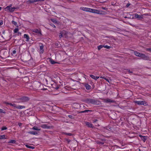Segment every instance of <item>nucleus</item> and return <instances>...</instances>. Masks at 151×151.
Here are the masks:
<instances>
[{"label": "nucleus", "mask_w": 151, "mask_h": 151, "mask_svg": "<svg viewBox=\"0 0 151 151\" xmlns=\"http://www.w3.org/2000/svg\"><path fill=\"white\" fill-rule=\"evenodd\" d=\"M100 78H101L104 79H106V78L104 76H101Z\"/></svg>", "instance_id": "46"}, {"label": "nucleus", "mask_w": 151, "mask_h": 151, "mask_svg": "<svg viewBox=\"0 0 151 151\" xmlns=\"http://www.w3.org/2000/svg\"><path fill=\"white\" fill-rule=\"evenodd\" d=\"M12 23L14 25H15L16 26L17 24V23L14 21H12Z\"/></svg>", "instance_id": "33"}, {"label": "nucleus", "mask_w": 151, "mask_h": 151, "mask_svg": "<svg viewBox=\"0 0 151 151\" xmlns=\"http://www.w3.org/2000/svg\"><path fill=\"white\" fill-rule=\"evenodd\" d=\"M50 63L52 64H54L57 63L54 61L53 60L51 59L50 60Z\"/></svg>", "instance_id": "28"}, {"label": "nucleus", "mask_w": 151, "mask_h": 151, "mask_svg": "<svg viewBox=\"0 0 151 151\" xmlns=\"http://www.w3.org/2000/svg\"><path fill=\"white\" fill-rule=\"evenodd\" d=\"M12 4H10V5H9V6H9V7H12Z\"/></svg>", "instance_id": "49"}, {"label": "nucleus", "mask_w": 151, "mask_h": 151, "mask_svg": "<svg viewBox=\"0 0 151 151\" xmlns=\"http://www.w3.org/2000/svg\"><path fill=\"white\" fill-rule=\"evenodd\" d=\"M105 80L107 81L108 82L110 83V81L111 80L110 79H109L108 78H106V79H105Z\"/></svg>", "instance_id": "38"}, {"label": "nucleus", "mask_w": 151, "mask_h": 151, "mask_svg": "<svg viewBox=\"0 0 151 151\" xmlns=\"http://www.w3.org/2000/svg\"><path fill=\"white\" fill-rule=\"evenodd\" d=\"M64 134L65 135H68L69 136H71L72 135V134L71 133H64Z\"/></svg>", "instance_id": "37"}, {"label": "nucleus", "mask_w": 151, "mask_h": 151, "mask_svg": "<svg viewBox=\"0 0 151 151\" xmlns=\"http://www.w3.org/2000/svg\"><path fill=\"white\" fill-rule=\"evenodd\" d=\"M85 86L86 88L88 90H89L91 88V86L88 84H86Z\"/></svg>", "instance_id": "21"}, {"label": "nucleus", "mask_w": 151, "mask_h": 151, "mask_svg": "<svg viewBox=\"0 0 151 151\" xmlns=\"http://www.w3.org/2000/svg\"><path fill=\"white\" fill-rule=\"evenodd\" d=\"M141 58L145 60H148L150 59L149 57L145 55V54H143L142 55Z\"/></svg>", "instance_id": "11"}, {"label": "nucleus", "mask_w": 151, "mask_h": 151, "mask_svg": "<svg viewBox=\"0 0 151 151\" xmlns=\"http://www.w3.org/2000/svg\"><path fill=\"white\" fill-rule=\"evenodd\" d=\"M66 32L64 30H63L61 31L59 36V37L61 38V37H63L66 34Z\"/></svg>", "instance_id": "9"}, {"label": "nucleus", "mask_w": 151, "mask_h": 151, "mask_svg": "<svg viewBox=\"0 0 151 151\" xmlns=\"http://www.w3.org/2000/svg\"><path fill=\"white\" fill-rule=\"evenodd\" d=\"M80 9L83 11L91 12V9L83 7H80Z\"/></svg>", "instance_id": "8"}, {"label": "nucleus", "mask_w": 151, "mask_h": 151, "mask_svg": "<svg viewBox=\"0 0 151 151\" xmlns=\"http://www.w3.org/2000/svg\"><path fill=\"white\" fill-rule=\"evenodd\" d=\"M19 30V29L17 28H15L14 30V32L15 33H16L18 32V31Z\"/></svg>", "instance_id": "35"}, {"label": "nucleus", "mask_w": 151, "mask_h": 151, "mask_svg": "<svg viewBox=\"0 0 151 151\" xmlns=\"http://www.w3.org/2000/svg\"><path fill=\"white\" fill-rule=\"evenodd\" d=\"M103 47L107 49H110L111 47L108 46L107 45H103Z\"/></svg>", "instance_id": "30"}, {"label": "nucleus", "mask_w": 151, "mask_h": 151, "mask_svg": "<svg viewBox=\"0 0 151 151\" xmlns=\"http://www.w3.org/2000/svg\"><path fill=\"white\" fill-rule=\"evenodd\" d=\"M129 5H130L129 4H127V7H128V6Z\"/></svg>", "instance_id": "52"}, {"label": "nucleus", "mask_w": 151, "mask_h": 151, "mask_svg": "<svg viewBox=\"0 0 151 151\" xmlns=\"http://www.w3.org/2000/svg\"><path fill=\"white\" fill-rule=\"evenodd\" d=\"M85 123L86 125L88 126V127L92 128H93V124L90 122H85Z\"/></svg>", "instance_id": "12"}, {"label": "nucleus", "mask_w": 151, "mask_h": 151, "mask_svg": "<svg viewBox=\"0 0 151 151\" xmlns=\"http://www.w3.org/2000/svg\"><path fill=\"white\" fill-rule=\"evenodd\" d=\"M26 146L28 148L33 149L35 148V147L33 146H29L28 145H26Z\"/></svg>", "instance_id": "26"}, {"label": "nucleus", "mask_w": 151, "mask_h": 151, "mask_svg": "<svg viewBox=\"0 0 151 151\" xmlns=\"http://www.w3.org/2000/svg\"><path fill=\"white\" fill-rule=\"evenodd\" d=\"M97 119H95L93 121V122L94 123H95V122H97Z\"/></svg>", "instance_id": "48"}, {"label": "nucleus", "mask_w": 151, "mask_h": 151, "mask_svg": "<svg viewBox=\"0 0 151 151\" xmlns=\"http://www.w3.org/2000/svg\"><path fill=\"white\" fill-rule=\"evenodd\" d=\"M2 9V7H0V10H1Z\"/></svg>", "instance_id": "53"}, {"label": "nucleus", "mask_w": 151, "mask_h": 151, "mask_svg": "<svg viewBox=\"0 0 151 151\" xmlns=\"http://www.w3.org/2000/svg\"><path fill=\"white\" fill-rule=\"evenodd\" d=\"M59 86H57L55 88L56 89H58L59 88Z\"/></svg>", "instance_id": "50"}, {"label": "nucleus", "mask_w": 151, "mask_h": 151, "mask_svg": "<svg viewBox=\"0 0 151 151\" xmlns=\"http://www.w3.org/2000/svg\"><path fill=\"white\" fill-rule=\"evenodd\" d=\"M134 17L137 18L139 19H143V16L142 15H139L137 14H134Z\"/></svg>", "instance_id": "13"}, {"label": "nucleus", "mask_w": 151, "mask_h": 151, "mask_svg": "<svg viewBox=\"0 0 151 151\" xmlns=\"http://www.w3.org/2000/svg\"><path fill=\"white\" fill-rule=\"evenodd\" d=\"M32 32L38 34L39 35H41V31L40 30L37 29H33L32 30Z\"/></svg>", "instance_id": "10"}, {"label": "nucleus", "mask_w": 151, "mask_h": 151, "mask_svg": "<svg viewBox=\"0 0 151 151\" xmlns=\"http://www.w3.org/2000/svg\"><path fill=\"white\" fill-rule=\"evenodd\" d=\"M43 46L42 44L40 46V52L41 53H42L44 52Z\"/></svg>", "instance_id": "15"}, {"label": "nucleus", "mask_w": 151, "mask_h": 151, "mask_svg": "<svg viewBox=\"0 0 151 151\" xmlns=\"http://www.w3.org/2000/svg\"><path fill=\"white\" fill-rule=\"evenodd\" d=\"M7 129V128L5 127H3L1 129V130H6Z\"/></svg>", "instance_id": "39"}, {"label": "nucleus", "mask_w": 151, "mask_h": 151, "mask_svg": "<svg viewBox=\"0 0 151 151\" xmlns=\"http://www.w3.org/2000/svg\"><path fill=\"white\" fill-rule=\"evenodd\" d=\"M16 53V51L15 50H14L12 52V55L15 54Z\"/></svg>", "instance_id": "44"}, {"label": "nucleus", "mask_w": 151, "mask_h": 151, "mask_svg": "<svg viewBox=\"0 0 151 151\" xmlns=\"http://www.w3.org/2000/svg\"><path fill=\"white\" fill-rule=\"evenodd\" d=\"M139 137H141V138L142 140L144 142H145L147 139V137L145 136H142L141 135H140Z\"/></svg>", "instance_id": "19"}, {"label": "nucleus", "mask_w": 151, "mask_h": 151, "mask_svg": "<svg viewBox=\"0 0 151 151\" xmlns=\"http://www.w3.org/2000/svg\"><path fill=\"white\" fill-rule=\"evenodd\" d=\"M19 126H21L22 125V123H19Z\"/></svg>", "instance_id": "51"}, {"label": "nucleus", "mask_w": 151, "mask_h": 151, "mask_svg": "<svg viewBox=\"0 0 151 151\" xmlns=\"http://www.w3.org/2000/svg\"><path fill=\"white\" fill-rule=\"evenodd\" d=\"M143 54H142V53H139V56H138V57H140L141 58V57L142 56V55Z\"/></svg>", "instance_id": "42"}, {"label": "nucleus", "mask_w": 151, "mask_h": 151, "mask_svg": "<svg viewBox=\"0 0 151 151\" xmlns=\"http://www.w3.org/2000/svg\"><path fill=\"white\" fill-rule=\"evenodd\" d=\"M146 50L147 51L151 52V48H146Z\"/></svg>", "instance_id": "34"}, {"label": "nucleus", "mask_w": 151, "mask_h": 151, "mask_svg": "<svg viewBox=\"0 0 151 151\" xmlns=\"http://www.w3.org/2000/svg\"><path fill=\"white\" fill-rule=\"evenodd\" d=\"M102 11H100L97 9H91V12L98 14H102Z\"/></svg>", "instance_id": "5"}, {"label": "nucleus", "mask_w": 151, "mask_h": 151, "mask_svg": "<svg viewBox=\"0 0 151 151\" xmlns=\"http://www.w3.org/2000/svg\"><path fill=\"white\" fill-rule=\"evenodd\" d=\"M16 9V8L15 7H10L9 6H6L5 8V11H8L11 12H14Z\"/></svg>", "instance_id": "3"}, {"label": "nucleus", "mask_w": 151, "mask_h": 151, "mask_svg": "<svg viewBox=\"0 0 151 151\" xmlns=\"http://www.w3.org/2000/svg\"><path fill=\"white\" fill-rule=\"evenodd\" d=\"M24 38H26V41L27 42H28L29 40V38L28 35L25 34L24 35Z\"/></svg>", "instance_id": "16"}, {"label": "nucleus", "mask_w": 151, "mask_h": 151, "mask_svg": "<svg viewBox=\"0 0 151 151\" xmlns=\"http://www.w3.org/2000/svg\"><path fill=\"white\" fill-rule=\"evenodd\" d=\"M25 108V106H24L19 105L17 106V107H16V108L18 109H22L24 108Z\"/></svg>", "instance_id": "24"}, {"label": "nucleus", "mask_w": 151, "mask_h": 151, "mask_svg": "<svg viewBox=\"0 0 151 151\" xmlns=\"http://www.w3.org/2000/svg\"><path fill=\"white\" fill-rule=\"evenodd\" d=\"M5 112L3 110V109H0V113H5Z\"/></svg>", "instance_id": "32"}, {"label": "nucleus", "mask_w": 151, "mask_h": 151, "mask_svg": "<svg viewBox=\"0 0 151 151\" xmlns=\"http://www.w3.org/2000/svg\"><path fill=\"white\" fill-rule=\"evenodd\" d=\"M68 116L70 118L72 119H73V116H71V115H68Z\"/></svg>", "instance_id": "41"}, {"label": "nucleus", "mask_w": 151, "mask_h": 151, "mask_svg": "<svg viewBox=\"0 0 151 151\" xmlns=\"http://www.w3.org/2000/svg\"><path fill=\"white\" fill-rule=\"evenodd\" d=\"M32 129L37 131H40L41 129H40L39 127H38L36 126L32 128Z\"/></svg>", "instance_id": "23"}, {"label": "nucleus", "mask_w": 151, "mask_h": 151, "mask_svg": "<svg viewBox=\"0 0 151 151\" xmlns=\"http://www.w3.org/2000/svg\"><path fill=\"white\" fill-rule=\"evenodd\" d=\"M101 8L102 9L104 10H106L107 9L105 7H102Z\"/></svg>", "instance_id": "43"}, {"label": "nucleus", "mask_w": 151, "mask_h": 151, "mask_svg": "<svg viewBox=\"0 0 151 151\" xmlns=\"http://www.w3.org/2000/svg\"><path fill=\"white\" fill-rule=\"evenodd\" d=\"M73 106H76V108H78L79 107H82L83 106V107H85V105L83 104L81 105V106H80L79 104L78 103H76L73 104Z\"/></svg>", "instance_id": "14"}, {"label": "nucleus", "mask_w": 151, "mask_h": 151, "mask_svg": "<svg viewBox=\"0 0 151 151\" xmlns=\"http://www.w3.org/2000/svg\"><path fill=\"white\" fill-rule=\"evenodd\" d=\"M44 0H29L28 1L30 3H33L37 1H43Z\"/></svg>", "instance_id": "17"}, {"label": "nucleus", "mask_w": 151, "mask_h": 151, "mask_svg": "<svg viewBox=\"0 0 151 151\" xmlns=\"http://www.w3.org/2000/svg\"><path fill=\"white\" fill-rule=\"evenodd\" d=\"M90 77H91L92 79L96 80L99 78V77L95 76L93 75H90Z\"/></svg>", "instance_id": "18"}, {"label": "nucleus", "mask_w": 151, "mask_h": 151, "mask_svg": "<svg viewBox=\"0 0 151 151\" xmlns=\"http://www.w3.org/2000/svg\"><path fill=\"white\" fill-rule=\"evenodd\" d=\"M139 151H141L140 149H139Z\"/></svg>", "instance_id": "54"}, {"label": "nucleus", "mask_w": 151, "mask_h": 151, "mask_svg": "<svg viewBox=\"0 0 151 151\" xmlns=\"http://www.w3.org/2000/svg\"><path fill=\"white\" fill-rule=\"evenodd\" d=\"M101 144H104V143H101Z\"/></svg>", "instance_id": "56"}, {"label": "nucleus", "mask_w": 151, "mask_h": 151, "mask_svg": "<svg viewBox=\"0 0 151 151\" xmlns=\"http://www.w3.org/2000/svg\"><path fill=\"white\" fill-rule=\"evenodd\" d=\"M103 47V46L101 45H99L98 47V50H100L101 48H102Z\"/></svg>", "instance_id": "36"}, {"label": "nucleus", "mask_w": 151, "mask_h": 151, "mask_svg": "<svg viewBox=\"0 0 151 151\" xmlns=\"http://www.w3.org/2000/svg\"><path fill=\"white\" fill-rule=\"evenodd\" d=\"M83 101L88 104H91L95 105H99L100 103L99 101L91 99H86L83 100Z\"/></svg>", "instance_id": "1"}, {"label": "nucleus", "mask_w": 151, "mask_h": 151, "mask_svg": "<svg viewBox=\"0 0 151 151\" xmlns=\"http://www.w3.org/2000/svg\"><path fill=\"white\" fill-rule=\"evenodd\" d=\"M91 111V110H85L83 111H81L80 112L81 113H87V112H90V111Z\"/></svg>", "instance_id": "27"}, {"label": "nucleus", "mask_w": 151, "mask_h": 151, "mask_svg": "<svg viewBox=\"0 0 151 151\" xmlns=\"http://www.w3.org/2000/svg\"><path fill=\"white\" fill-rule=\"evenodd\" d=\"M3 24V21L2 20H0V26L1 25Z\"/></svg>", "instance_id": "40"}, {"label": "nucleus", "mask_w": 151, "mask_h": 151, "mask_svg": "<svg viewBox=\"0 0 151 151\" xmlns=\"http://www.w3.org/2000/svg\"><path fill=\"white\" fill-rule=\"evenodd\" d=\"M134 54L136 56H139V52H138L137 51H134Z\"/></svg>", "instance_id": "29"}, {"label": "nucleus", "mask_w": 151, "mask_h": 151, "mask_svg": "<svg viewBox=\"0 0 151 151\" xmlns=\"http://www.w3.org/2000/svg\"><path fill=\"white\" fill-rule=\"evenodd\" d=\"M29 97L26 96H23L20 99V100L22 102H27L29 101Z\"/></svg>", "instance_id": "6"}, {"label": "nucleus", "mask_w": 151, "mask_h": 151, "mask_svg": "<svg viewBox=\"0 0 151 151\" xmlns=\"http://www.w3.org/2000/svg\"><path fill=\"white\" fill-rule=\"evenodd\" d=\"M51 25L52 26V27L54 28L55 27V26L53 24H51Z\"/></svg>", "instance_id": "47"}, {"label": "nucleus", "mask_w": 151, "mask_h": 151, "mask_svg": "<svg viewBox=\"0 0 151 151\" xmlns=\"http://www.w3.org/2000/svg\"><path fill=\"white\" fill-rule=\"evenodd\" d=\"M103 101L104 103H115L116 102L115 101L112 100L111 99L109 98H107L106 99H103Z\"/></svg>", "instance_id": "4"}, {"label": "nucleus", "mask_w": 151, "mask_h": 151, "mask_svg": "<svg viewBox=\"0 0 151 151\" xmlns=\"http://www.w3.org/2000/svg\"><path fill=\"white\" fill-rule=\"evenodd\" d=\"M5 104H7L9 105L10 106H13L14 107H15L16 108V107H17V106L16 105L14 104H12L11 103H7V102L5 103Z\"/></svg>", "instance_id": "20"}, {"label": "nucleus", "mask_w": 151, "mask_h": 151, "mask_svg": "<svg viewBox=\"0 0 151 151\" xmlns=\"http://www.w3.org/2000/svg\"><path fill=\"white\" fill-rule=\"evenodd\" d=\"M41 127L44 129H53V126H52L47 125L46 124H42L41 126Z\"/></svg>", "instance_id": "7"}, {"label": "nucleus", "mask_w": 151, "mask_h": 151, "mask_svg": "<svg viewBox=\"0 0 151 151\" xmlns=\"http://www.w3.org/2000/svg\"><path fill=\"white\" fill-rule=\"evenodd\" d=\"M6 139V138L5 135H0V139Z\"/></svg>", "instance_id": "25"}, {"label": "nucleus", "mask_w": 151, "mask_h": 151, "mask_svg": "<svg viewBox=\"0 0 151 151\" xmlns=\"http://www.w3.org/2000/svg\"><path fill=\"white\" fill-rule=\"evenodd\" d=\"M28 133L32 134L37 135L38 134V132H36L30 131L28 132Z\"/></svg>", "instance_id": "22"}, {"label": "nucleus", "mask_w": 151, "mask_h": 151, "mask_svg": "<svg viewBox=\"0 0 151 151\" xmlns=\"http://www.w3.org/2000/svg\"><path fill=\"white\" fill-rule=\"evenodd\" d=\"M134 102L138 105H146L147 104L146 102L143 101H135Z\"/></svg>", "instance_id": "2"}, {"label": "nucleus", "mask_w": 151, "mask_h": 151, "mask_svg": "<svg viewBox=\"0 0 151 151\" xmlns=\"http://www.w3.org/2000/svg\"><path fill=\"white\" fill-rule=\"evenodd\" d=\"M124 18H127V17H124Z\"/></svg>", "instance_id": "55"}, {"label": "nucleus", "mask_w": 151, "mask_h": 151, "mask_svg": "<svg viewBox=\"0 0 151 151\" xmlns=\"http://www.w3.org/2000/svg\"><path fill=\"white\" fill-rule=\"evenodd\" d=\"M128 73H129V74L132 73V72L130 71V70H128Z\"/></svg>", "instance_id": "45"}, {"label": "nucleus", "mask_w": 151, "mask_h": 151, "mask_svg": "<svg viewBox=\"0 0 151 151\" xmlns=\"http://www.w3.org/2000/svg\"><path fill=\"white\" fill-rule=\"evenodd\" d=\"M16 142L15 140H11L9 142V143H15Z\"/></svg>", "instance_id": "31"}]
</instances>
